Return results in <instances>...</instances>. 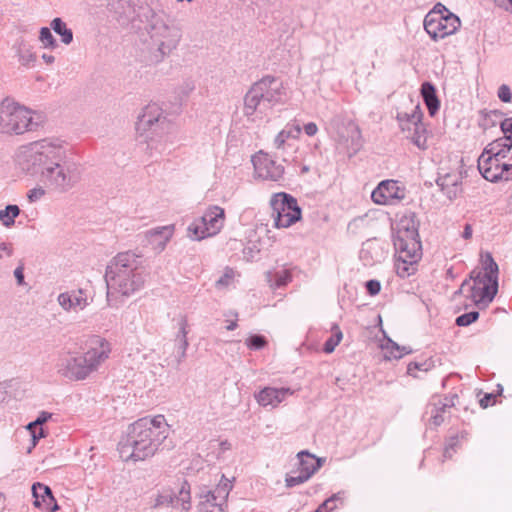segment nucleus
I'll return each instance as SVG.
<instances>
[{"instance_id":"obj_1","label":"nucleus","mask_w":512,"mask_h":512,"mask_svg":"<svg viewBox=\"0 0 512 512\" xmlns=\"http://www.w3.org/2000/svg\"><path fill=\"white\" fill-rule=\"evenodd\" d=\"M144 272L145 268L139 256L131 252L117 254L106 272L108 305L117 306L113 300L117 293L130 296L140 290L145 282Z\"/></svg>"},{"instance_id":"obj_2","label":"nucleus","mask_w":512,"mask_h":512,"mask_svg":"<svg viewBox=\"0 0 512 512\" xmlns=\"http://www.w3.org/2000/svg\"><path fill=\"white\" fill-rule=\"evenodd\" d=\"M498 290V265L490 253L482 256V269L471 271L469 279L465 280L459 290L454 293V299L464 297L470 301L464 308L475 305L479 309L486 308L494 299Z\"/></svg>"},{"instance_id":"obj_3","label":"nucleus","mask_w":512,"mask_h":512,"mask_svg":"<svg viewBox=\"0 0 512 512\" xmlns=\"http://www.w3.org/2000/svg\"><path fill=\"white\" fill-rule=\"evenodd\" d=\"M169 425L163 415L142 418L134 422L127 435L126 446L131 449L130 457L142 461L152 457L168 437Z\"/></svg>"},{"instance_id":"obj_4","label":"nucleus","mask_w":512,"mask_h":512,"mask_svg":"<svg viewBox=\"0 0 512 512\" xmlns=\"http://www.w3.org/2000/svg\"><path fill=\"white\" fill-rule=\"evenodd\" d=\"M111 352L110 343L99 336L90 339L89 347L82 354H66L59 359L58 372L70 380H84L96 371Z\"/></svg>"},{"instance_id":"obj_5","label":"nucleus","mask_w":512,"mask_h":512,"mask_svg":"<svg viewBox=\"0 0 512 512\" xmlns=\"http://www.w3.org/2000/svg\"><path fill=\"white\" fill-rule=\"evenodd\" d=\"M288 98L287 87L282 80L266 76L255 82L244 97V115L253 121L258 114H265L266 103L283 104Z\"/></svg>"},{"instance_id":"obj_6","label":"nucleus","mask_w":512,"mask_h":512,"mask_svg":"<svg viewBox=\"0 0 512 512\" xmlns=\"http://www.w3.org/2000/svg\"><path fill=\"white\" fill-rule=\"evenodd\" d=\"M137 130L146 135L147 149L152 155L153 151L162 152L168 143L175 138L174 127L164 115L162 108L156 104H148L139 117Z\"/></svg>"},{"instance_id":"obj_7","label":"nucleus","mask_w":512,"mask_h":512,"mask_svg":"<svg viewBox=\"0 0 512 512\" xmlns=\"http://www.w3.org/2000/svg\"><path fill=\"white\" fill-rule=\"evenodd\" d=\"M21 156L28 171L41 173L57 161H62L64 150L58 141L43 139L24 147Z\"/></svg>"},{"instance_id":"obj_8","label":"nucleus","mask_w":512,"mask_h":512,"mask_svg":"<svg viewBox=\"0 0 512 512\" xmlns=\"http://www.w3.org/2000/svg\"><path fill=\"white\" fill-rule=\"evenodd\" d=\"M37 124L33 122L32 112L26 107L5 99L0 103V132L22 134L33 130Z\"/></svg>"},{"instance_id":"obj_9","label":"nucleus","mask_w":512,"mask_h":512,"mask_svg":"<svg viewBox=\"0 0 512 512\" xmlns=\"http://www.w3.org/2000/svg\"><path fill=\"white\" fill-rule=\"evenodd\" d=\"M460 25V19L441 3H437L424 18V29L433 40L454 34Z\"/></svg>"},{"instance_id":"obj_10","label":"nucleus","mask_w":512,"mask_h":512,"mask_svg":"<svg viewBox=\"0 0 512 512\" xmlns=\"http://www.w3.org/2000/svg\"><path fill=\"white\" fill-rule=\"evenodd\" d=\"M396 250H401L402 255L412 258L417 257L421 242L418 234V221L414 213L403 215L396 224L394 238Z\"/></svg>"},{"instance_id":"obj_11","label":"nucleus","mask_w":512,"mask_h":512,"mask_svg":"<svg viewBox=\"0 0 512 512\" xmlns=\"http://www.w3.org/2000/svg\"><path fill=\"white\" fill-rule=\"evenodd\" d=\"M396 119L405 138L419 149L425 150L428 147L429 133L422 121L423 113L418 105L411 112L398 113Z\"/></svg>"},{"instance_id":"obj_12","label":"nucleus","mask_w":512,"mask_h":512,"mask_svg":"<svg viewBox=\"0 0 512 512\" xmlns=\"http://www.w3.org/2000/svg\"><path fill=\"white\" fill-rule=\"evenodd\" d=\"M57 161L52 166L42 170L41 181L49 188L67 192L80 180V171L75 165H62Z\"/></svg>"},{"instance_id":"obj_13","label":"nucleus","mask_w":512,"mask_h":512,"mask_svg":"<svg viewBox=\"0 0 512 512\" xmlns=\"http://www.w3.org/2000/svg\"><path fill=\"white\" fill-rule=\"evenodd\" d=\"M270 205L276 228H288L301 219V209L297 200L285 192L275 193Z\"/></svg>"},{"instance_id":"obj_14","label":"nucleus","mask_w":512,"mask_h":512,"mask_svg":"<svg viewBox=\"0 0 512 512\" xmlns=\"http://www.w3.org/2000/svg\"><path fill=\"white\" fill-rule=\"evenodd\" d=\"M225 210L217 205L207 208L203 216L196 219L188 227V232L195 240H202L217 235L224 226Z\"/></svg>"},{"instance_id":"obj_15","label":"nucleus","mask_w":512,"mask_h":512,"mask_svg":"<svg viewBox=\"0 0 512 512\" xmlns=\"http://www.w3.org/2000/svg\"><path fill=\"white\" fill-rule=\"evenodd\" d=\"M231 489V481L223 476L214 490H209L200 494L197 505L198 511L224 512L228 507L227 499Z\"/></svg>"},{"instance_id":"obj_16","label":"nucleus","mask_w":512,"mask_h":512,"mask_svg":"<svg viewBox=\"0 0 512 512\" xmlns=\"http://www.w3.org/2000/svg\"><path fill=\"white\" fill-rule=\"evenodd\" d=\"M512 164H503L497 157L487 153V148L478 158V170L488 181L509 180L512 178Z\"/></svg>"},{"instance_id":"obj_17","label":"nucleus","mask_w":512,"mask_h":512,"mask_svg":"<svg viewBox=\"0 0 512 512\" xmlns=\"http://www.w3.org/2000/svg\"><path fill=\"white\" fill-rule=\"evenodd\" d=\"M255 175L263 180L277 182L283 178L284 166L268 153L259 151L252 157Z\"/></svg>"},{"instance_id":"obj_18","label":"nucleus","mask_w":512,"mask_h":512,"mask_svg":"<svg viewBox=\"0 0 512 512\" xmlns=\"http://www.w3.org/2000/svg\"><path fill=\"white\" fill-rule=\"evenodd\" d=\"M151 38L158 45L161 54H169L175 49L181 39V31L176 26H169L164 22H156L152 27Z\"/></svg>"},{"instance_id":"obj_19","label":"nucleus","mask_w":512,"mask_h":512,"mask_svg":"<svg viewBox=\"0 0 512 512\" xmlns=\"http://www.w3.org/2000/svg\"><path fill=\"white\" fill-rule=\"evenodd\" d=\"M501 129L504 136L489 143L486 146L487 153L497 157L503 164H512V118L505 119Z\"/></svg>"},{"instance_id":"obj_20","label":"nucleus","mask_w":512,"mask_h":512,"mask_svg":"<svg viewBox=\"0 0 512 512\" xmlns=\"http://www.w3.org/2000/svg\"><path fill=\"white\" fill-rule=\"evenodd\" d=\"M174 490H163L157 497L155 506L172 505L174 508L188 511L191 508L190 485L182 481Z\"/></svg>"},{"instance_id":"obj_21","label":"nucleus","mask_w":512,"mask_h":512,"mask_svg":"<svg viewBox=\"0 0 512 512\" xmlns=\"http://www.w3.org/2000/svg\"><path fill=\"white\" fill-rule=\"evenodd\" d=\"M457 399V394L433 396L426 409V414L429 415V424L434 426L441 425L445 420V414L455 406Z\"/></svg>"},{"instance_id":"obj_22","label":"nucleus","mask_w":512,"mask_h":512,"mask_svg":"<svg viewBox=\"0 0 512 512\" xmlns=\"http://www.w3.org/2000/svg\"><path fill=\"white\" fill-rule=\"evenodd\" d=\"M405 197V191L400 188L397 181L385 180L372 191L371 198L379 205H390Z\"/></svg>"},{"instance_id":"obj_23","label":"nucleus","mask_w":512,"mask_h":512,"mask_svg":"<svg viewBox=\"0 0 512 512\" xmlns=\"http://www.w3.org/2000/svg\"><path fill=\"white\" fill-rule=\"evenodd\" d=\"M58 303L67 312L82 311L90 304L86 291L83 289L61 293L58 296Z\"/></svg>"},{"instance_id":"obj_24","label":"nucleus","mask_w":512,"mask_h":512,"mask_svg":"<svg viewBox=\"0 0 512 512\" xmlns=\"http://www.w3.org/2000/svg\"><path fill=\"white\" fill-rule=\"evenodd\" d=\"M292 394L290 388L265 387L256 395V400L263 407L275 408Z\"/></svg>"},{"instance_id":"obj_25","label":"nucleus","mask_w":512,"mask_h":512,"mask_svg":"<svg viewBox=\"0 0 512 512\" xmlns=\"http://www.w3.org/2000/svg\"><path fill=\"white\" fill-rule=\"evenodd\" d=\"M34 505L47 512H55L58 509L55 498L50 488L42 483H35L32 486Z\"/></svg>"},{"instance_id":"obj_26","label":"nucleus","mask_w":512,"mask_h":512,"mask_svg":"<svg viewBox=\"0 0 512 512\" xmlns=\"http://www.w3.org/2000/svg\"><path fill=\"white\" fill-rule=\"evenodd\" d=\"M437 185L441 191L450 199H455L461 192V175L453 171L441 175L437 179Z\"/></svg>"},{"instance_id":"obj_27","label":"nucleus","mask_w":512,"mask_h":512,"mask_svg":"<svg viewBox=\"0 0 512 512\" xmlns=\"http://www.w3.org/2000/svg\"><path fill=\"white\" fill-rule=\"evenodd\" d=\"M174 234V226L157 227L146 232V237L155 249L162 251Z\"/></svg>"},{"instance_id":"obj_28","label":"nucleus","mask_w":512,"mask_h":512,"mask_svg":"<svg viewBox=\"0 0 512 512\" xmlns=\"http://www.w3.org/2000/svg\"><path fill=\"white\" fill-rule=\"evenodd\" d=\"M396 251H397V261H396L397 274L402 278L411 275L415 270L414 264L417 263V261L421 258V255H422L421 248H419L418 255L415 258H412V256L410 257V255H408V257H405L404 255H402L401 250H396Z\"/></svg>"},{"instance_id":"obj_29","label":"nucleus","mask_w":512,"mask_h":512,"mask_svg":"<svg viewBox=\"0 0 512 512\" xmlns=\"http://www.w3.org/2000/svg\"><path fill=\"white\" fill-rule=\"evenodd\" d=\"M421 95L428 108L429 114L434 116L440 107L435 87L430 82H424L421 85Z\"/></svg>"},{"instance_id":"obj_30","label":"nucleus","mask_w":512,"mask_h":512,"mask_svg":"<svg viewBox=\"0 0 512 512\" xmlns=\"http://www.w3.org/2000/svg\"><path fill=\"white\" fill-rule=\"evenodd\" d=\"M299 469L298 471L303 474H309V478L321 467L320 459L311 455L307 451L298 453Z\"/></svg>"},{"instance_id":"obj_31","label":"nucleus","mask_w":512,"mask_h":512,"mask_svg":"<svg viewBox=\"0 0 512 512\" xmlns=\"http://www.w3.org/2000/svg\"><path fill=\"white\" fill-rule=\"evenodd\" d=\"M301 134V127L299 124H287L274 139V145L277 149H283L287 140L290 138L297 139Z\"/></svg>"},{"instance_id":"obj_32","label":"nucleus","mask_w":512,"mask_h":512,"mask_svg":"<svg viewBox=\"0 0 512 512\" xmlns=\"http://www.w3.org/2000/svg\"><path fill=\"white\" fill-rule=\"evenodd\" d=\"M51 28L61 37V41L65 45H69L73 41V32L69 29L61 18H55L51 22Z\"/></svg>"},{"instance_id":"obj_33","label":"nucleus","mask_w":512,"mask_h":512,"mask_svg":"<svg viewBox=\"0 0 512 512\" xmlns=\"http://www.w3.org/2000/svg\"><path fill=\"white\" fill-rule=\"evenodd\" d=\"M382 349L384 351V357L386 359H399L405 354H409L411 351L406 347H400L395 342L391 340L387 341L386 344L382 345Z\"/></svg>"},{"instance_id":"obj_34","label":"nucleus","mask_w":512,"mask_h":512,"mask_svg":"<svg viewBox=\"0 0 512 512\" xmlns=\"http://www.w3.org/2000/svg\"><path fill=\"white\" fill-rule=\"evenodd\" d=\"M179 332L178 334L176 335V343L178 345V349L181 353V356L184 357L185 356V353H186V350L188 348V339H187V334H188V322H187V319L186 318H182L180 323H179Z\"/></svg>"},{"instance_id":"obj_35","label":"nucleus","mask_w":512,"mask_h":512,"mask_svg":"<svg viewBox=\"0 0 512 512\" xmlns=\"http://www.w3.org/2000/svg\"><path fill=\"white\" fill-rule=\"evenodd\" d=\"M20 214V209L17 205H8L5 209L0 210V222L3 226L10 228L15 223V218Z\"/></svg>"},{"instance_id":"obj_36","label":"nucleus","mask_w":512,"mask_h":512,"mask_svg":"<svg viewBox=\"0 0 512 512\" xmlns=\"http://www.w3.org/2000/svg\"><path fill=\"white\" fill-rule=\"evenodd\" d=\"M434 368V361L432 359L424 360L422 362H411L407 366V373L413 377H418L417 371L427 372Z\"/></svg>"},{"instance_id":"obj_37","label":"nucleus","mask_w":512,"mask_h":512,"mask_svg":"<svg viewBox=\"0 0 512 512\" xmlns=\"http://www.w3.org/2000/svg\"><path fill=\"white\" fill-rule=\"evenodd\" d=\"M39 41L44 48L55 49L58 43L48 27H42L39 32Z\"/></svg>"},{"instance_id":"obj_38","label":"nucleus","mask_w":512,"mask_h":512,"mask_svg":"<svg viewBox=\"0 0 512 512\" xmlns=\"http://www.w3.org/2000/svg\"><path fill=\"white\" fill-rule=\"evenodd\" d=\"M342 339V332L338 326L333 327V334L326 340L324 344V352L332 353L335 347L340 343Z\"/></svg>"},{"instance_id":"obj_39","label":"nucleus","mask_w":512,"mask_h":512,"mask_svg":"<svg viewBox=\"0 0 512 512\" xmlns=\"http://www.w3.org/2000/svg\"><path fill=\"white\" fill-rule=\"evenodd\" d=\"M236 277V272L230 267H226L223 275L217 280L216 287L219 289L229 287Z\"/></svg>"},{"instance_id":"obj_40","label":"nucleus","mask_w":512,"mask_h":512,"mask_svg":"<svg viewBox=\"0 0 512 512\" xmlns=\"http://www.w3.org/2000/svg\"><path fill=\"white\" fill-rule=\"evenodd\" d=\"M291 280L292 274L290 270L287 269L275 272L273 275V279H270V281H274L276 287L286 286L289 282H291Z\"/></svg>"},{"instance_id":"obj_41","label":"nucleus","mask_w":512,"mask_h":512,"mask_svg":"<svg viewBox=\"0 0 512 512\" xmlns=\"http://www.w3.org/2000/svg\"><path fill=\"white\" fill-rule=\"evenodd\" d=\"M347 134L351 138V146L354 149H357L360 146V139H361V131L358 125L354 123H349L346 126Z\"/></svg>"},{"instance_id":"obj_42","label":"nucleus","mask_w":512,"mask_h":512,"mask_svg":"<svg viewBox=\"0 0 512 512\" xmlns=\"http://www.w3.org/2000/svg\"><path fill=\"white\" fill-rule=\"evenodd\" d=\"M37 56L30 49H21L19 52V61L24 66H32L36 62Z\"/></svg>"},{"instance_id":"obj_43","label":"nucleus","mask_w":512,"mask_h":512,"mask_svg":"<svg viewBox=\"0 0 512 512\" xmlns=\"http://www.w3.org/2000/svg\"><path fill=\"white\" fill-rule=\"evenodd\" d=\"M309 479L310 478H309V474L308 473L307 474H303V473L299 472V474L297 476L287 475L286 478H285V483H286V486L288 488H292L294 486H297V485L305 483Z\"/></svg>"},{"instance_id":"obj_44","label":"nucleus","mask_w":512,"mask_h":512,"mask_svg":"<svg viewBox=\"0 0 512 512\" xmlns=\"http://www.w3.org/2000/svg\"><path fill=\"white\" fill-rule=\"evenodd\" d=\"M479 317V313L477 311H471L469 313H465L456 318V324L458 326H468L471 323L475 322Z\"/></svg>"},{"instance_id":"obj_45","label":"nucleus","mask_w":512,"mask_h":512,"mask_svg":"<svg viewBox=\"0 0 512 512\" xmlns=\"http://www.w3.org/2000/svg\"><path fill=\"white\" fill-rule=\"evenodd\" d=\"M267 341L261 335H253L247 340V346L251 349H262L266 346Z\"/></svg>"},{"instance_id":"obj_46","label":"nucleus","mask_w":512,"mask_h":512,"mask_svg":"<svg viewBox=\"0 0 512 512\" xmlns=\"http://www.w3.org/2000/svg\"><path fill=\"white\" fill-rule=\"evenodd\" d=\"M51 416V413L41 412V414L37 417V419L34 422H31L27 425V429H37L38 426H42L44 423H46L51 418Z\"/></svg>"},{"instance_id":"obj_47","label":"nucleus","mask_w":512,"mask_h":512,"mask_svg":"<svg viewBox=\"0 0 512 512\" xmlns=\"http://www.w3.org/2000/svg\"><path fill=\"white\" fill-rule=\"evenodd\" d=\"M498 97L502 102H511L512 101V92L508 85L502 84L498 88Z\"/></svg>"},{"instance_id":"obj_48","label":"nucleus","mask_w":512,"mask_h":512,"mask_svg":"<svg viewBox=\"0 0 512 512\" xmlns=\"http://www.w3.org/2000/svg\"><path fill=\"white\" fill-rule=\"evenodd\" d=\"M45 195V190L42 187H35L29 190L27 198L30 203L40 200Z\"/></svg>"},{"instance_id":"obj_49","label":"nucleus","mask_w":512,"mask_h":512,"mask_svg":"<svg viewBox=\"0 0 512 512\" xmlns=\"http://www.w3.org/2000/svg\"><path fill=\"white\" fill-rule=\"evenodd\" d=\"M366 289L371 296H375L380 292L381 284L378 280H369L366 282Z\"/></svg>"},{"instance_id":"obj_50","label":"nucleus","mask_w":512,"mask_h":512,"mask_svg":"<svg viewBox=\"0 0 512 512\" xmlns=\"http://www.w3.org/2000/svg\"><path fill=\"white\" fill-rule=\"evenodd\" d=\"M342 498L340 497V493L334 494L327 500H325L317 509L315 512H327V506L328 504H332L335 501H340Z\"/></svg>"},{"instance_id":"obj_51","label":"nucleus","mask_w":512,"mask_h":512,"mask_svg":"<svg viewBox=\"0 0 512 512\" xmlns=\"http://www.w3.org/2000/svg\"><path fill=\"white\" fill-rule=\"evenodd\" d=\"M33 440V446L36 445L37 441L46 436V433L42 426H38L37 429L28 430Z\"/></svg>"},{"instance_id":"obj_52","label":"nucleus","mask_w":512,"mask_h":512,"mask_svg":"<svg viewBox=\"0 0 512 512\" xmlns=\"http://www.w3.org/2000/svg\"><path fill=\"white\" fill-rule=\"evenodd\" d=\"M304 132L308 136H314L318 132V127L314 122H309L304 125Z\"/></svg>"},{"instance_id":"obj_53","label":"nucleus","mask_w":512,"mask_h":512,"mask_svg":"<svg viewBox=\"0 0 512 512\" xmlns=\"http://www.w3.org/2000/svg\"><path fill=\"white\" fill-rule=\"evenodd\" d=\"M23 271H24L23 265L18 266L15 269V271H14V276L17 279L18 285H23L24 284V274H23Z\"/></svg>"},{"instance_id":"obj_54","label":"nucleus","mask_w":512,"mask_h":512,"mask_svg":"<svg viewBox=\"0 0 512 512\" xmlns=\"http://www.w3.org/2000/svg\"><path fill=\"white\" fill-rule=\"evenodd\" d=\"M496 3L506 11L512 13V0H495Z\"/></svg>"},{"instance_id":"obj_55","label":"nucleus","mask_w":512,"mask_h":512,"mask_svg":"<svg viewBox=\"0 0 512 512\" xmlns=\"http://www.w3.org/2000/svg\"><path fill=\"white\" fill-rule=\"evenodd\" d=\"M0 251H3L7 256H11L13 252L12 245L10 243L2 242L0 244Z\"/></svg>"},{"instance_id":"obj_56","label":"nucleus","mask_w":512,"mask_h":512,"mask_svg":"<svg viewBox=\"0 0 512 512\" xmlns=\"http://www.w3.org/2000/svg\"><path fill=\"white\" fill-rule=\"evenodd\" d=\"M493 398H494V396L492 394L485 395V397L480 400L481 407H483V408L488 407L491 404V400Z\"/></svg>"},{"instance_id":"obj_57","label":"nucleus","mask_w":512,"mask_h":512,"mask_svg":"<svg viewBox=\"0 0 512 512\" xmlns=\"http://www.w3.org/2000/svg\"><path fill=\"white\" fill-rule=\"evenodd\" d=\"M41 58L47 65H52L55 62V57L51 54L44 53Z\"/></svg>"},{"instance_id":"obj_58","label":"nucleus","mask_w":512,"mask_h":512,"mask_svg":"<svg viewBox=\"0 0 512 512\" xmlns=\"http://www.w3.org/2000/svg\"><path fill=\"white\" fill-rule=\"evenodd\" d=\"M472 227L470 224H466L465 227H464V231H463V234H462V237L464 239H470L472 237Z\"/></svg>"},{"instance_id":"obj_59","label":"nucleus","mask_w":512,"mask_h":512,"mask_svg":"<svg viewBox=\"0 0 512 512\" xmlns=\"http://www.w3.org/2000/svg\"><path fill=\"white\" fill-rule=\"evenodd\" d=\"M236 327H237V323L235 321H231L227 325L226 329L229 330V331H232V330L236 329Z\"/></svg>"},{"instance_id":"obj_60","label":"nucleus","mask_w":512,"mask_h":512,"mask_svg":"<svg viewBox=\"0 0 512 512\" xmlns=\"http://www.w3.org/2000/svg\"><path fill=\"white\" fill-rule=\"evenodd\" d=\"M337 502L338 501H335L334 503L332 504H328L327 506V512H332L333 510H335L337 508Z\"/></svg>"},{"instance_id":"obj_61","label":"nucleus","mask_w":512,"mask_h":512,"mask_svg":"<svg viewBox=\"0 0 512 512\" xmlns=\"http://www.w3.org/2000/svg\"><path fill=\"white\" fill-rule=\"evenodd\" d=\"M509 205L512 207V195L509 198Z\"/></svg>"},{"instance_id":"obj_62","label":"nucleus","mask_w":512,"mask_h":512,"mask_svg":"<svg viewBox=\"0 0 512 512\" xmlns=\"http://www.w3.org/2000/svg\"><path fill=\"white\" fill-rule=\"evenodd\" d=\"M3 499V495L0 493V502L2 501Z\"/></svg>"},{"instance_id":"obj_63","label":"nucleus","mask_w":512,"mask_h":512,"mask_svg":"<svg viewBox=\"0 0 512 512\" xmlns=\"http://www.w3.org/2000/svg\"><path fill=\"white\" fill-rule=\"evenodd\" d=\"M2 258V254L0 253V259Z\"/></svg>"}]
</instances>
